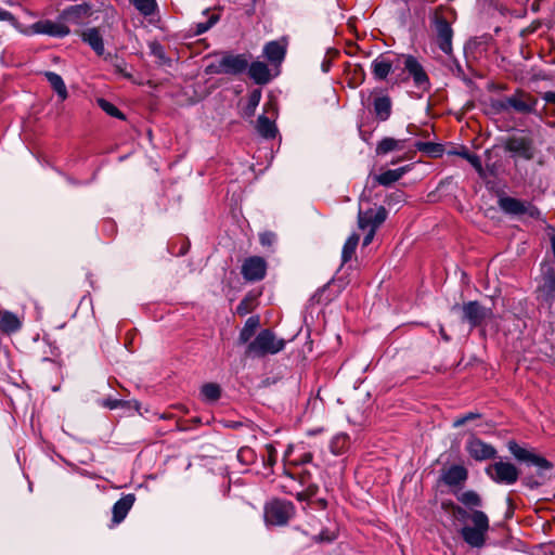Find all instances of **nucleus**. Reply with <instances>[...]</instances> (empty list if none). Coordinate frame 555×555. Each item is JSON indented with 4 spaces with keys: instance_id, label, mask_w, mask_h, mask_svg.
Wrapping results in <instances>:
<instances>
[{
    "instance_id": "obj_13",
    "label": "nucleus",
    "mask_w": 555,
    "mask_h": 555,
    "mask_svg": "<svg viewBox=\"0 0 555 555\" xmlns=\"http://www.w3.org/2000/svg\"><path fill=\"white\" fill-rule=\"evenodd\" d=\"M92 15V8L87 3L75 4L66 8L61 17L72 24H83Z\"/></svg>"
},
{
    "instance_id": "obj_50",
    "label": "nucleus",
    "mask_w": 555,
    "mask_h": 555,
    "mask_svg": "<svg viewBox=\"0 0 555 555\" xmlns=\"http://www.w3.org/2000/svg\"><path fill=\"white\" fill-rule=\"evenodd\" d=\"M542 99H543L546 103H550V104H554V105H555V92H553V91H547V92L543 93Z\"/></svg>"
},
{
    "instance_id": "obj_34",
    "label": "nucleus",
    "mask_w": 555,
    "mask_h": 555,
    "mask_svg": "<svg viewBox=\"0 0 555 555\" xmlns=\"http://www.w3.org/2000/svg\"><path fill=\"white\" fill-rule=\"evenodd\" d=\"M131 3L144 16L154 14L157 9L156 0H131Z\"/></svg>"
},
{
    "instance_id": "obj_10",
    "label": "nucleus",
    "mask_w": 555,
    "mask_h": 555,
    "mask_svg": "<svg viewBox=\"0 0 555 555\" xmlns=\"http://www.w3.org/2000/svg\"><path fill=\"white\" fill-rule=\"evenodd\" d=\"M508 450L518 461L532 464L540 469L551 468V464L544 457L520 447L514 441L508 442Z\"/></svg>"
},
{
    "instance_id": "obj_21",
    "label": "nucleus",
    "mask_w": 555,
    "mask_h": 555,
    "mask_svg": "<svg viewBox=\"0 0 555 555\" xmlns=\"http://www.w3.org/2000/svg\"><path fill=\"white\" fill-rule=\"evenodd\" d=\"M411 165L402 166L397 169H388L378 176H376L375 180L378 182V184L388 186L395 182H397L399 179L403 177L404 173L410 171Z\"/></svg>"
},
{
    "instance_id": "obj_31",
    "label": "nucleus",
    "mask_w": 555,
    "mask_h": 555,
    "mask_svg": "<svg viewBox=\"0 0 555 555\" xmlns=\"http://www.w3.org/2000/svg\"><path fill=\"white\" fill-rule=\"evenodd\" d=\"M258 325H259L258 318H255V317L248 318L247 321L245 322V325L241 330L240 337H238L240 343H242V344L247 343L254 336Z\"/></svg>"
},
{
    "instance_id": "obj_26",
    "label": "nucleus",
    "mask_w": 555,
    "mask_h": 555,
    "mask_svg": "<svg viewBox=\"0 0 555 555\" xmlns=\"http://www.w3.org/2000/svg\"><path fill=\"white\" fill-rule=\"evenodd\" d=\"M404 147V140H397L393 138H384L376 146L377 155H385L392 151H401Z\"/></svg>"
},
{
    "instance_id": "obj_44",
    "label": "nucleus",
    "mask_w": 555,
    "mask_h": 555,
    "mask_svg": "<svg viewBox=\"0 0 555 555\" xmlns=\"http://www.w3.org/2000/svg\"><path fill=\"white\" fill-rule=\"evenodd\" d=\"M266 453H267V457L264 459V463L269 466L274 465L276 462V455H278L275 448L272 444H267Z\"/></svg>"
},
{
    "instance_id": "obj_18",
    "label": "nucleus",
    "mask_w": 555,
    "mask_h": 555,
    "mask_svg": "<svg viewBox=\"0 0 555 555\" xmlns=\"http://www.w3.org/2000/svg\"><path fill=\"white\" fill-rule=\"evenodd\" d=\"M248 75L258 85H266L271 80L270 69L263 62L256 61L248 64Z\"/></svg>"
},
{
    "instance_id": "obj_40",
    "label": "nucleus",
    "mask_w": 555,
    "mask_h": 555,
    "mask_svg": "<svg viewBox=\"0 0 555 555\" xmlns=\"http://www.w3.org/2000/svg\"><path fill=\"white\" fill-rule=\"evenodd\" d=\"M218 18V15L212 14L206 23H198L196 25V34L201 35L206 33L210 27H212L217 23Z\"/></svg>"
},
{
    "instance_id": "obj_1",
    "label": "nucleus",
    "mask_w": 555,
    "mask_h": 555,
    "mask_svg": "<svg viewBox=\"0 0 555 555\" xmlns=\"http://www.w3.org/2000/svg\"><path fill=\"white\" fill-rule=\"evenodd\" d=\"M453 514L461 518H468L473 526H464L461 529V535L465 543L470 547L481 548L486 544L487 533L490 529L489 518L482 511H473L467 513L461 506H452Z\"/></svg>"
},
{
    "instance_id": "obj_5",
    "label": "nucleus",
    "mask_w": 555,
    "mask_h": 555,
    "mask_svg": "<svg viewBox=\"0 0 555 555\" xmlns=\"http://www.w3.org/2000/svg\"><path fill=\"white\" fill-rule=\"evenodd\" d=\"M294 506L286 501H272L264 507V519L267 524L274 526L285 525L293 516Z\"/></svg>"
},
{
    "instance_id": "obj_28",
    "label": "nucleus",
    "mask_w": 555,
    "mask_h": 555,
    "mask_svg": "<svg viewBox=\"0 0 555 555\" xmlns=\"http://www.w3.org/2000/svg\"><path fill=\"white\" fill-rule=\"evenodd\" d=\"M540 292H542L546 296V298L553 297V294L555 292V272L551 267H548L547 270L544 271L543 284L540 287Z\"/></svg>"
},
{
    "instance_id": "obj_39",
    "label": "nucleus",
    "mask_w": 555,
    "mask_h": 555,
    "mask_svg": "<svg viewBox=\"0 0 555 555\" xmlns=\"http://www.w3.org/2000/svg\"><path fill=\"white\" fill-rule=\"evenodd\" d=\"M99 106L109 116L124 119V114L111 102L105 99H98Z\"/></svg>"
},
{
    "instance_id": "obj_19",
    "label": "nucleus",
    "mask_w": 555,
    "mask_h": 555,
    "mask_svg": "<svg viewBox=\"0 0 555 555\" xmlns=\"http://www.w3.org/2000/svg\"><path fill=\"white\" fill-rule=\"evenodd\" d=\"M441 479L448 486H459L467 479V470L462 465H452L443 472Z\"/></svg>"
},
{
    "instance_id": "obj_3",
    "label": "nucleus",
    "mask_w": 555,
    "mask_h": 555,
    "mask_svg": "<svg viewBox=\"0 0 555 555\" xmlns=\"http://www.w3.org/2000/svg\"><path fill=\"white\" fill-rule=\"evenodd\" d=\"M248 64L249 57L246 54L225 53L218 62L209 64L206 73L238 75L247 69Z\"/></svg>"
},
{
    "instance_id": "obj_14",
    "label": "nucleus",
    "mask_w": 555,
    "mask_h": 555,
    "mask_svg": "<svg viewBox=\"0 0 555 555\" xmlns=\"http://www.w3.org/2000/svg\"><path fill=\"white\" fill-rule=\"evenodd\" d=\"M404 68L412 76L414 85L417 88L427 89L429 87V78L421 63L412 55H408L404 60Z\"/></svg>"
},
{
    "instance_id": "obj_37",
    "label": "nucleus",
    "mask_w": 555,
    "mask_h": 555,
    "mask_svg": "<svg viewBox=\"0 0 555 555\" xmlns=\"http://www.w3.org/2000/svg\"><path fill=\"white\" fill-rule=\"evenodd\" d=\"M415 147L424 153H427L430 156L437 157L440 156L443 152V147L441 144L433 143V142H416Z\"/></svg>"
},
{
    "instance_id": "obj_16",
    "label": "nucleus",
    "mask_w": 555,
    "mask_h": 555,
    "mask_svg": "<svg viewBox=\"0 0 555 555\" xmlns=\"http://www.w3.org/2000/svg\"><path fill=\"white\" fill-rule=\"evenodd\" d=\"M466 450L477 461L488 460L495 455L494 448L478 438L469 439Z\"/></svg>"
},
{
    "instance_id": "obj_4",
    "label": "nucleus",
    "mask_w": 555,
    "mask_h": 555,
    "mask_svg": "<svg viewBox=\"0 0 555 555\" xmlns=\"http://www.w3.org/2000/svg\"><path fill=\"white\" fill-rule=\"evenodd\" d=\"M387 218L386 210H359L358 224L366 234L363 238V246L372 243L377 228Z\"/></svg>"
},
{
    "instance_id": "obj_38",
    "label": "nucleus",
    "mask_w": 555,
    "mask_h": 555,
    "mask_svg": "<svg viewBox=\"0 0 555 555\" xmlns=\"http://www.w3.org/2000/svg\"><path fill=\"white\" fill-rule=\"evenodd\" d=\"M149 49L151 54L157 59L159 64L165 65L169 63V59L166 56L165 49L159 42H150Z\"/></svg>"
},
{
    "instance_id": "obj_20",
    "label": "nucleus",
    "mask_w": 555,
    "mask_h": 555,
    "mask_svg": "<svg viewBox=\"0 0 555 555\" xmlns=\"http://www.w3.org/2000/svg\"><path fill=\"white\" fill-rule=\"evenodd\" d=\"M285 54L286 48L279 41H270L263 48V55L273 64H281Z\"/></svg>"
},
{
    "instance_id": "obj_48",
    "label": "nucleus",
    "mask_w": 555,
    "mask_h": 555,
    "mask_svg": "<svg viewBox=\"0 0 555 555\" xmlns=\"http://www.w3.org/2000/svg\"><path fill=\"white\" fill-rule=\"evenodd\" d=\"M463 157H465L477 170H481V163L478 156L470 155L468 153H463Z\"/></svg>"
},
{
    "instance_id": "obj_45",
    "label": "nucleus",
    "mask_w": 555,
    "mask_h": 555,
    "mask_svg": "<svg viewBox=\"0 0 555 555\" xmlns=\"http://www.w3.org/2000/svg\"><path fill=\"white\" fill-rule=\"evenodd\" d=\"M500 206L501 208H524V206L520 205V203L512 197H501L500 198Z\"/></svg>"
},
{
    "instance_id": "obj_46",
    "label": "nucleus",
    "mask_w": 555,
    "mask_h": 555,
    "mask_svg": "<svg viewBox=\"0 0 555 555\" xmlns=\"http://www.w3.org/2000/svg\"><path fill=\"white\" fill-rule=\"evenodd\" d=\"M102 406L104 408H107L109 410H114V409H117L119 406H122L124 405V401L121 400H118V399H105L102 401Z\"/></svg>"
},
{
    "instance_id": "obj_23",
    "label": "nucleus",
    "mask_w": 555,
    "mask_h": 555,
    "mask_svg": "<svg viewBox=\"0 0 555 555\" xmlns=\"http://www.w3.org/2000/svg\"><path fill=\"white\" fill-rule=\"evenodd\" d=\"M22 326L21 320L10 311H0V331L7 334L17 332Z\"/></svg>"
},
{
    "instance_id": "obj_41",
    "label": "nucleus",
    "mask_w": 555,
    "mask_h": 555,
    "mask_svg": "<svg viewBox=\"0 0 555 555\" xmlns=\"http://www.w3.org/2000/svg\"><path fill=\"white\" fill-rule=\"evenodd\" d=\"M0 21L10 23L14 28L20 29L18 21L9 11L0 7Z\"/></svg>"
},
{
    "instance_id": "obj_43",
    "label": "nucleus",
    "mask_w": 555,
    "mask_h": 555,
    "mask_svg": "<svg viewBox=\"0 0 555 555\" xmlns=\"http://www.w3.org/2000/svg\"><path fill=\"white\" fill-rule=\"evenodd\" d=\"M404 203H405V198H404V193L402 191H395L393 193H391L388 196L387 204L389 206L404 204Z\"/></svg>"
},
{
    "instance_id": "obj_35",
    "label": "nucleus",
    "mask_w": 555,
    "mask_h": 555,
    "mask_svg": "<svg viewBox=\"0 0 555 555\" xmlns=\"http://www.w3.org/2000/svg\"><path fill=\"white\" fill-rule=\"evenodd\" d=\"M348 436L346 434H338L333 437L330 448L333 454L338 455L343 453L348 447Z\"/></svg>"
},
{
    "instance_id": "obj_25",
    "label": "nucleus",
    "mask_w": 555,
    "mask_h": 555,
    "mask_svg": "<svg viewBox=\"0 0 555 555\" xmlns=\"http://www.w3.org/2000/svg\"><path fill=\"white\" fill-rule=\"evenodd\" d=\"M44 76L49 81L50 86L56 92L61 101H64L68 96V92L63 78L54 72H46Z\"/></svg>"
},
{
    "instance_id": "obj_7",
    "label": "nucleus",
    "mask_w": 555,
    "mask_h": 555,
    "mask_svg": "<svg viewBox=\"0 0 555 555\" xmlns=\"http://www.w3.org/2000/svg\"><path fill=\"white\" fill-rule=\"evenodd\" d=\"M487 473L493 481L504 485L515 483L519 476V472L515 465L502 461L490 465Z\"/></svg>"
},
{
    "instance_id": "obj_55",
    "label": "nucleus",
    "mask_w": 555,
    "mask_h": 555,
    "mask_svg": "<svg viewBox=\"0 0 555 555\" xmlns=\"http://www.w3.org/2000/svg\"><path fill=\"white\" fill-rule=\"evenodd\" d=\"M504 211L507 212V214L514 215V214H517V212H521L522 210L511 209V210H504Z\"/></svg>"
},
{
    "instance_id": "obj_12",
    "label": "nucleus",
    "mask_w": 555,
    "mask_h": 555,
    "mask_svg": "<svg viewBox=\"0 0 555 555\" xmlns=\"http://www.w3.org/2000/svg\"><path fill=\"white\" fill-rule=\"evenodd\" d=\"M435 29L437 35V43L441 51L446 54L452 52L453 31L450 24L444 18H436Z\"/></svg>"
},
{
    "instance_id": "obj_33",
    "label": "nucleus",
    "mask_w": 555,
    "mask_h": 555,
    "mask_svg": "<svg viewBox=\"0 0 555 555\" xmlns=\"http://www.w3.org/2000/svg\"><path fill=\"white\" fill-rule=\"evenodd\" d=\"M201 393L206 401L215 402L220 398L221 389L218 384L207 383L203 385Z\"/></svg>"
},
{
    "instance_id": "obj_54",
    "label": "nucleus",
    "mask_w": 555,
    "mask_h": 555,
    "mask_svg": "<svg viewBox=\"0 0 555 555\" xmlns=\"http://www.w3.org/2000/svg\"><path fill=\"white\" fill-rule=\"evenodd\" d=\"M440 334H441V336H442V338H443L444 340H449V337H448V335L446 334L444 328H443L442 326H440Z\"/></svg>"
},
{
    "instance_id": "obj_49",
    "label": "nucleus",
    "mask_w": 555,
    "mask_h": 555,
    "mask_svg": "<svg viewBox=\"0 0 555 555\" xmlns=\"http://www.w3.org/2000/svg\"><path fill=\"white\" fill-rule=\"evenodd\" d=\"M336 539V534L334 532H330V531H322L319 537H318V540L321 541V542H331L333 540Z\"/></svg>"
},
{
    "instance_id": "obj_15",
    "label": "nucleus",
    "mask_w": 555,
    "mask_h": 555,
    "mask_svg": "<svg viewBox=\"0 0 555 555\" xmlns=\"http://www.w3.org/2000/svg\"><path fill=\"white\" fill-rule=\"evenodd\" d=\"M31 33L43 34L53 37H65L69 34V28L62 24L52 21H39L31 25Z\"/></svg>"
},
{
    "instance_id": "obj_27",
    "label": "nucleus",
    "mask_w": 555,
    "mask_h": 555,
    "mask_svg": "<svg viewBox=\"0 0 555 555\" xmlns=\"http://www.w3.org/2000/svg\"><path fill=\"white\" fill-rule=\"evenodd\" d=\"M392 64L385 57H378L372 63V72L376 79L383 80L391 72Z\"/></svg>"
},
{
    "instance_id": "obj_36",
    "label": "nucleus",
    "mask_w": 555,
    "mask_h": 555,
    "mask_svg": "<svg viewBox=\"0 0 555 555\" xmlns=\"http://www.w3.org/2000/svg\"><path fill=\"white\" fill-rule=\"evenodd\" d=\"M261 100V90L255 89L248 95L247 105L244 109V113L247 117H251L255 114L257 106L259 105Z\"/></svg>"
},
{
    "instance_id": "obj_2",
    "label": "nucleus",
    "mask_w": 555,
    "mask_h": 555,
    "mask_svg": "<svg viewBox=\"0 0 555 555\" xmlns=\"http://www.w3.org/2000/svg\"><path fill=\"white\" fill-rule=\"evenodd\" d=\"M285 343L278 338L271 331H261L256 338L247 346L246 353L251 357H264L275 354L283 350Z\"/></svg>"
},
{
    "instance_id": "obj_51",
    "label": "nucleus",
    "mask_w": 555,
    "mask_h": 555,
    "mask_svg": "<svg viewBox=\"0 0 555 555\" xmlns=\"http://www.w3.org/2000/svg\"><path fill=\"white\" fill-rule=\"evenodd\" d=\"M251 453V450L249 449H241L240 452H238V457H243L245 456L246 454H249Z\"/></svg>"
},
{
    "instance_id": "obj_8",
    "label": "nucleus",
    "mask_w": 555,
    "mask_h": 555,
    "mask_svg": "<svg viewBox=\"0 0 555 555\" xmlns=\"http://www.w3.org/2000/svg\"><path fill=\"white\" fill-rule=\"evenodd\" d=\"M241 273L248 282L261 281L267 273V262L259 256L248 257L242 264Z\"/></svg>"
},
{
    "instance_id": "obj_53",
    "label": "nucleus",
    "mask_w": 555,
    "mask_h": 555,
    "mask_svg": "<svg viewBox=\"0 0 555 555\" xmlns=\"http://www.w3.org/2000/svg\"><path fill=\"white\" fill-rule=\"evenodd\" d=\"M237 312L240 314H244L246 312V310L243 307V302L237 306Z\"/></svg>"
},
{
    "instance_id": "obj_30",
    "label": "nucleus",
    "mask_w": 555,
    "mask_h": 555,
    "mask_svg": "<svg viewBox=\"0 0 555 555\" xmlns=\"http://www.w3.org/2000/svg\"><path fill=\"white\" fill-rule=\"evenodd\" d=\"M257 131L263 138H273L276 128L274 124L264 115H260L257 120Z\"/></svg>"
},
{
    "instance_id": "obj_9",
    "label": "nucleus",
    "mask_w": 555,
    "mask_h": 555,
    "mask_svg": "<svg viewBox=\"0 0 555 555\" xmlns=\"http://www.w3.org/2000/svg\"><path fill=\"white\" fill-rule=\"evenodd\" d=\"M463 319L472 326L481 324L486 319L492 317V310L481 306L478 301H468L463 305Z\"/></svg>"
},
{
    "instance_id": "obj_22",
    "label": "nucleus",
    "mask_w": 555,
    "mask_h": 555,
    "mask_svg": "<svg viewBox=\"0 0 555 555\" xmlns=\"http://www.w3.org/2000/svg\"><path fill=\"white\" fill-rule=\"evenodd\" d=\"M82 40L87 42L98 55H103V38L98 28H88L82 33Z\"/></svg>"
},
{
    "instance_id": "obj_17",
    "label": "nucleus",
    "mask_w": 555,
    "mask_h": 555,
    "mask_svg": "<svg viewBox=\"0 0 555 555\" xmlns=\"http://www.w3.org/2000/svg\"><path fill=\"white\" fill-rule=\"evenodd\" d=\"M135 501V496L133 494H127L119 499L113 506V521L115 524L121 522L129 511L131 509L133 503Z\"/></svg>"
},
{
    "instance_id": "obj_32",
    "label": "nucleus",
    "mask_w": 555,
    "mask_h": 555,
    "mask_svg": "<svg viewBox=\"0 0 555 555\" xmlns=\"http://www.w3.org/2000/svg\"><path fill=\"white\" fill-rule=\"evenodd\" d=\"M457 500L465 505L466 507H480L482 505V500L479 494L473 490H468L462 492L457 495Z\"/></svg>"
},
{
    "instance_id": "obj_42",
    "label": "nucleus",
    "mask_w": 555,
    "mask_h": 555,
    "mask_svg": "<svg viewBox=\"0 0 555 555\" xmlns=\"http://www.w3.org/2000/svg\"><path fill=\"white\" fill-rule=\"evenodd\" d=\"M259 241L262 246H272L274 242L276 241V235L273 232L266 231L263 233H260Z\"/></svg>"
},
{
    "instance_id": "obj_47",
    "label": "nucleus",
    "mask_w": 555,
    "mask_h": 555,
    "mask_svg": "<svg viewBox=\"0 0 555 555\" xmlns=\"http://www.w3.org/2000/svg\"><path fill=\"white\" fill-rule=\"evenodd\" d=\"M476 417H478V414H475V413H467L466 415L462 416V417H459L456 418L454 422H453V426L454 427H460V426H463L464 424H466L468 421H472V420H475Z\"/></svg>"
},
{
    "instance_id": "obj_29",
    "label": "nucleus",
    "mask_w": 555,
    "mask_h": 555,
    "mask_svg": "<svg viewBox=\"0 0 555 555\" xmlns=\"http://www.w3.org/2000/svg\"><path fill=\"white\" fill-rule=\"evenodd\" d=\"M359 241H360V237L356 233L351 234L347 238L346 243L344 244L343 250H341L343 263H347L348 261L351 260V258L356 251V248L359 244Z\"/></svg>"
},
{
    "instance_id": "obj_24",
    "label": "nucleus",
    "mask_w": 555,
    "mask_h": 555,
    "mask_svg": "<svg viewBox=\"0 0 555 555\" xmlns=\"http://www.w3.org/2000/svg\"><path fill=\"white\" fill-rule=\"evenodd\" d=\"M374 113L376 117L385 121L390 117L391 114V100L387 95H379L374 99L373 102Z\"/></svg>"
},
{
    "instance_id": "obj_52",
    "label": "nucleus",
    "mask_w": 555,
    "mask_h": 555,
    "mask_svg": "<svg viewBox=\"0 0 555 555\" xmlns=\"http://www.w3.org/2000/svg\"><path fill=\"white\" fill-rule=\"evenodd\" d=\"M551 243H552L553 254L555 257V231H554L553 235L551 236Z\"/></svg>"
},
{
    "instance_id": "obj_6",
    "label": "nucleus",
    "mask_w": 555,
    "mask_h": 555,
    "mask_svg": "<svg viewBox=\"0 0 555 555\" xmlns=\"http://www.w3.org/2000/svg\"><path fill=\"white\" fill-rule=\"evenodd\" d=\"M504 149L514 157H519L526 160L532 159L535 154L533 140L524 134L509 137L504 143Z\"/></svg>"
},
{
    "instance_id": "obj_11",
    "label": "nucleus",
    "mask_w": 555,
    "mask_h": 555,
    "mask_svg": "<svg viewBox=\"0 0 555 555\" xmlns=\"http://www.w3.org/2000/svg\"><path fill=\"white\" fill-rule=\"evenodd\" d=\"M537 103V99L532 98L531 95L518 92L512 96H508L505 102L501 104V107L503 109L512 107L518 113L528 114L534 111Z\"/></svg>"
},
{
    "instance_id": "obj_56",
    "label": "nucleus",
    "mask_w": 555,
    "mask_h": 555,
    "mask_svg": "<svg viewBox=\"0 0 555 555\" xmlns=\"http://www.w3.org/2000/svg\"><path fill=\"white\" fill-rule=\"evenodd\" d=\"M323 70H324V72H327V70H328V63H326V64L324 63V64H323Z\"/></svg>"
}]
</instances>
